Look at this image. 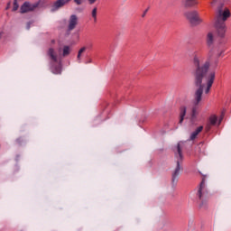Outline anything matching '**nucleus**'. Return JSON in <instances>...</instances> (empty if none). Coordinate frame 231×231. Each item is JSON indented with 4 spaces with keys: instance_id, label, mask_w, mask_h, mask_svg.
Instances as JSON below:
<instances>
[{
    "instance_id": "393cba45",
    "label": "nucleus",
    "mask_w": 231,
    "mask_h": 231,
    "mask_svg": "<svg viewBox=\"0 0 231 231\" xmlns=\"http://www.w3.org/2000/svg\"><path fill=\"white\" fill-rule=\"evenodd\" d=\"M51 44H55V40L51 41Z\"/></svg>"
},
{
    "instance_id": "7ed1b4c3",
    "label": "nucleus",
    "mask_w": 231,
    "mask_h": 231,
    "mask_svg": "<svg viewBox=\"0 0 231 231\" xmlns=\"http://www.w3.org/2000/svg\"><path fill=\"white\" fill-rule=\"evenodd\" d=\"M40 5L41 1L35 3L26 1L20 6V14H30L32 12H35Z\"/></svg>"
},
{
    "instance_id": "9d476101",
    "label": "nucleus",
    "mask_w": 231,
    "mask_h": 231,
    "mask_svg": "<svg viewBox=\"0 0 231 231\" xmlns=\"http://www.w3.org/2000/svg\"><path fill=\"white\" fill-rule=\"evenodd\" d=\"M214 51L217 57H223V54L225 53V48H223V46L216 45Z\"/></svg>"
},
{
    "instance_id": "6ab92c4d",
    "label": "nucleus",
    "mask_w": 231,
    "mask_h": 231,
    "mask_svg": "<svg viewBox=\"0 0 231 231\" xmlns=\"http://www.w3.org/2000/svg\"><path fill=\"white\" fill-rule=\"evenodd\" d=\"M86 51V47H83L81 48L79 51V53H78V59L79 60H80V57L82 55V53H84Z\"/></svg>"
},
{
    "instance_id": "5701e85b",
    "label": "nucleus",
    "mask_w": 231,
    "mask_h": 231,
    "mask_svg": "<svg viewBox=\"0 0 231 231\" xmlns=\"http://www.w3.org/2000/svg\"><path fill=\"white\" fill-rule=\"evenodd\" d=\"M88 2L90 4V5H95L97 3V0H88Z\"/></svg>"
},
{
    "instance_id": "a878e982",
    "label": "nucleus",
    "mask_w": 231,
    "mask_h": 231,
    "mask_svg": "<svg viewBox=\"0 0 231 231\" xmlns=\"http://www.w3.org/2000/svg\"><path fill=\"white\" fill-rule=\"evenodd\" d=\"M199 198L201 199V189H199Z\"/></svg>"
},
{
    "instance_id": "1a4fd4ad",
    "label": "nucleus",
    "mask_w": 231,
    "mask_h": 231,
    "mask_svg": "<svg viewBox=\"0 0 231 231\" xmlns=\"http://www.w3.org/2000/svg\"><path fill=\"white\" fill-rule=\"evenodd\" d=\"M47 55L48 57H50L51 60L57 62V59H59V54L57 53L55 48L50 47L47 51Z\"/></svg>"
},
{
    "instance_id": "f257e3e1",
    "label": "nucleus",
    "mask_w": 231,
    "mask_h": 231,
    "mask_svg": "<svg viewBox=\"0 0 231 231\" xmlns=\"http://www.w3.org/2000/svg\"><path fill=\"white\" fill-rule=\"evenodd\" d=\"M194 66L196 67L195 70V93L193 98V107L190 111L191 119L194 120L199 115L198 106L201 104L203 100V91L208 95L210 93V88L214 84L216 79V71H209L210 61H206L201 66V60L195 57L193 60Z\"/></svg>"
},
{
    "instance_id": "20e7f679",
    "label": "nucleus",
    "mask_w": 231,
    "mask_h": 231,
    "mask_svg": "<svg viewBox=\"0 0 231 231\" xmlns=\"http://www.w3.org/2000/svg\"><path fill=\"white\" fill-rule=\"evenodd\" d=\"M183 149V143H178L177 146L175 147V154L177 156V167L173 172V176H178L180 174V171H181V166L180 165V161L183 160V154L181 153V150Z\"/></svg>"
},
{
    "instance_id": "f03ea898",
    "label": "nucleus",
    "mask_w": 231,
    "mask_h": 231,
    "mask_svg": "<svg viewBox=\"0 0 231 231\" xmlns=\"http://www.w3.org/2000/svg\"><path fill=\"white\" fill-rule=\"evenodd\" d=\"M184 16L191 26H199V24L203 23V19L199 17V14H198L196 11H188L184 14Z\"/></svg>"
},
{
    "instance_id": "aec40b11",
    "label": "nucleus",
    "mask_w": 231,
    "mask_h": 231,
    "mask_svg": "<svg viewBox=\"0 0 231 231\" xmlns=\"http://www.w3.org/2000/svg\"><path fill=\"white\" fill-rule=\"evenodd\" d=\"M61 71H62V69H61L60 67H58V68L53 71V73H54V75H60Z\"/></svg>"
},
{
    "instance_id": "0eeeda50",
    "label": "nucleus",
    "mask_w": 231,
    "mask_h": 231,
    "mask_svg": "<svg viewBox=\"0 0 231 231\" xmlns=\"http://www.w3.org/2000/svg\"><path fill=\"white\" fill-rule=\"evenodd\" d=\"M71 0H57L51 5V12H55L59 10V8H62V6H66V5L69 4Z\"/></svg>"
},
{
    "instance_id": "a211bd4d",
    "label": "nucleus",
    "mask_w": 231,
    "mask_h": 231,
    "mask_svg": "<svg viewBox=\"0 0 231 231\" xmlns=\"http://www.w3.org/2000/svg\"><path fill=\"white\" fill-rule=\"evenodd\" d=\"M91 15H92L94 21L97 22V7H94V8L92 9Z\"/></svg>"
},
{
    "instance_id": "2eb2a0df",
    "label": "nucleus",
    "mask_w": 231,
    "mask_h": 231,
    "mask_svg": "<svg viewBox=\"0 0 231 231\" xmlns=\"http://www.w3.org/2000/svg\"><path fill=\"white\" fill-rule=\"evenodd\" d=\"M19 10V0H14L12 12H17Z\"/></svg>"
},
{
    "instance_id": "cd10ccee",
    "label": "nucleus",
    "mask_w": 231,
    "mask_h": 231,
    "mask_svg": "<svg viewBox=\"0 0 231 231\" xmlns=\"http://www.w3.org/2000/svg\"><path fill=\"white\" fill-rule=\"evenodd\" d=\"M219 124H221V119L219 120Z\"/></svg>"
},
{
    "instance_id": "c85d7f7f",
    "label": "nucleus",
    "mask_w": 231,
    "mask_h": 231,
    "mask_svg": "<svg viewBox=\"0 0 231 231\" xmlns=\"http://www.w3.org/2000/svg\"><path fill=\"white\" fill-rule=\"evenodd\" d=\"M0 39H1V34H0Z\"/></svg>"
},
{
    "instance_id": "423d86ee",
    "label": "nucleus",
    "mask_w": 231,
    "mask_h": 231,
    "mask_svg": "<svg viewBox=\"0 0 231 231\" xmlns=\"http://www.w3.org/2000/svg\"><path fill=\"white\" fill-rule=\"evenodd\" d=\"M216 35L219 39H225L226 35V23L215 22Z\"/></svg>"
},
{
    "instance_id": "b1692460",
    "label": "nucleus",
    "mask_w": 231,
    "mask_h": 231,
    "mask_svg": "<svg viewBox=\"0 0 231 231\" xmlns=\"http://www.w3.org/2000/svg\"><path fill=\"white\" fill-rule=\"evenodd\" d=\"M216 3H217V0H212L211 1V6H214L216 5Z\"/></svg>"
},
{
    "instance_id": "412c9836",
    "label": "nucleus",
    "mask_w": 231,
    "mask_h": 231,
    "mask_svg": "<svg viewBox=\"0 0 231 231\" xmlns=\"http://www.w3.org/2000/svg\"><path fill=\"white\" fill-rule=\"evenodd\" d=\"M85 0H74L75 5H77L78 6H80V5L84 4Z\"/></svg>"
},
{
    "instance_id": "bb28decb",
    "label": "nucleus",
    "mask_w": 231,
    "mask_h": 231,
    "mask_svg": "<svg viewBox=\"0 0 231 231\" xmlns=\"http://www.w3.org/2000/svg\"><path fill=\"white\" fill-rule=\"evenodd\" d=\"M8 8H10V4L7 5L6 10H8Z\"/></svg>"
},
{
    "instance_id": "f3484780",
    "label": "nucleus",
    "mask_w": 231,
    "mask_h": 231,
    "mask_svg": "<svg viewBox=\"0 0 231 231\" xmlns=\"http://www.w3.org/2000/svg\"><path fill=\"white\" fill-rule=\"evenodd\" d=\"M196 4V0H185L186 6H194Z\"/></svg>"
},
{
    "instance_id": "4be33fe9",
    "label": "nucleus",
    "mask_w": 231,
    "mask_h": 231,
    "mask_svg": "<svg viewBox=\"0 0 231 231\" xmlns=\"http://www.w3.org/2000/svg\"><path fill=\"white\" fill-rule=\"evenodd\" d=\"M16 143H19V145H21V143H23V139L22 138L16 139Z\"/></svg>"
},
{
    "instance_id": "4468645a",
    "label": "nucleus",
    "mask_w": 231,
    "mask_h": 231,
    "mask_svg": "<svg viewBox=\"0 0 231 231\" xmlns=\"http://www.w3.org/2000/svg\"><path fill=\"white\" fill-rule=\"evenodd\" d=\"M201 131H203V126H199L196 129V131H194L191 135H190V140H196V136H198L199 134V133H201Z\"/></svg>"
},
{
    "instance_id": "39448f33",
    "label": "nucleus",
    "mask_w": 231,
    "mask_h": 231,
    "mask_svg": "<svg viewBox=\"0 0 231 231\" xmlns=\"http://www.w3.org/2000/svg\"><path fill=\"white\" fill-rule=\"evenodd\" d=\"M230 17V10L228 8H220L217 12L216 23H225Z\"/></svg>"
},
{
    "instance_id": "dca6fc26",
    "label": "nucleus",
    "mask_w": 231,
    "mask_h": 231,
    "mask_svg": "<svg viewBox=\"0 0 231 231\" xmlns=\"http://www.w3.org/2000/svg\"><path fill=\"white\" fill-rule=\"evenodd\" d=\"M209 122H210L211 125H216V123L217 122V116H211L209 117Z\"/></svg>"
},
{
    "instance_id": "9b49d317",
    "label": "nucleus",
    "mask_w": 231,
    "mask_h": 231,
    "mask_svg": "<svg viewBox=\"0 0 231 231\" xmlns=\"http://www.w3.org/2000/svg\"><path fill=\"white\" fill-rule=\"evenodd\" d=\"M215 37H214V32H209L207 34V44L208 46H212L214 44Z\"/></svg>"
},
{
    "instance_id": "6e6552de",
    "label": "nucleus",
    "mask_w": 231,
    "mask_h": 231,
    "mask_svg": "<svg viewBox=\"0 0 231 231\" xmlns=\"http://www.w3.org/2000/svg\"><path fill=\"white\" fill-rule=\"evenodd\" d=\"M78 24H79V16H77L76 14L70 15V17L69 19L68 29L69 31L75 30V28H77Z\"/></svg>"
},
{
    "instance_id": "f8f14e48",
    "label": "nucleus",
    "mask_w": 231,
    "mask_h": 231,
    "mask_svg": "<svg viewBox=\"0 0 231 231\" xmlns=\"http://www.w3.org/2000/svg\"><path fill=\"white\" fill-rule=\"evenodd\" d=\"M71 52V48L68 45H65L62 49V53H60V49H59L60 55H62V57H68L69 53Z\"/></svg>"
},
{
    "instance_id": "ddd939ff",
    "label": "nucleus",
    "mask_w": 231,
    "mask_h": 231,
    "mask_svg": "<svg viewBox=\"0 0 231 231\" xmlns=\"http://www.w3.org/2000/svg\"><path fill=\"white\" fill-rule=\"evenodd\" d=\"M187 115V106H182L180 108V124H183V120L185 119V116Z\"/></svg>"
}]
</instances>
